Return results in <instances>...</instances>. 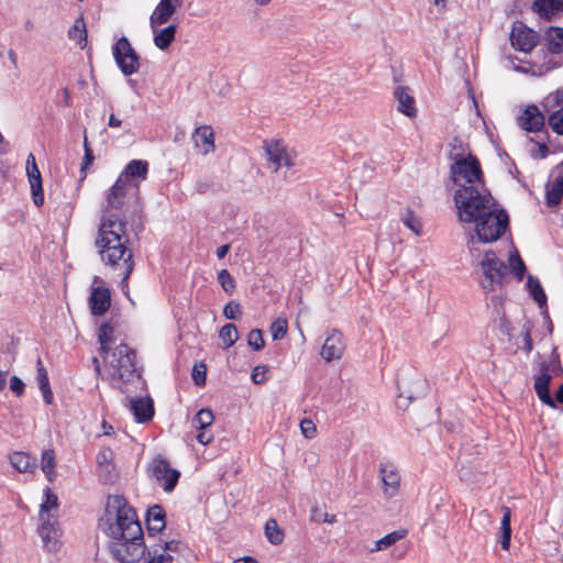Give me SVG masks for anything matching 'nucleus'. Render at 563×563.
I'll list each match as a JSON object with an SVG mask.
<instances>
[{
  "instance_id": "obj_49",
  "label": "nucleus",
  "mask_w": 563,
  "mask_h": 563,
  "mask_svg": "<svg viewBox=\"0 0 563 563\" xmlns=\"http://www.w3.org/2000/svg\"><path fill=\"white\" fill-rule=\"evenodd\" d=\"M113 459V452L110 448H103L97 455V463L99 467L103 468L107 472H110L111 462Z\"/></svg>"
},
{
  "instance_id": "obj_53",
  "label": "nucleus",
  "mask_w": 563,
  "mask_h": 563,
  "mask_svg": "<svg viewBox=\"0 0 563 563\" xmlns=\"http://www.w3.org/2000/svg\"><path fill=\"white\" fill-rule=\"evenodd\" d=\"M300 430L305 438L312 439L316 435L317 429L312 420L303 419L300 422Z\"/></svg>"
},
{
  "instance_id": "obj_33",
  "label": "nucleus",
  "mask_w": 563,
  "mask_h": 563,
  "mask_svg": "<svg viewBox=\"0 0 563 563\" xmlns=\"http://www.w3.org/2000/svg\"><path fill=\"white\" fill-rule=\"evenodd\" d=\"M147 529L148 532H161L166 523H165V512L163 508L158 505H155L147 510Z\"/></svg>"
},
{
  "instance_id": "obj_16",
  "label": "nucleus",
  "mask_w": 563,
  "mask_h": 563,
  "mask_svg": "<svg viewBox=\"0 0 563 563\" xmlns=\"http://www.w3.org/2000/svg\"><path fill=\"white\" fill-rule=\"evenodd\" d=\"M555 369L551 363H541L540 373L534 379V389L539 399L547 406L555 408L554 399L550 395L549 385L552 378V372Z\"/></svg>"
},
{
  "instance_id": "obj_20",
  "label": "nucleus",
  "mask_w": 563,
  "mask_h": 563,
  "mask_svg": "<svg viewBox=\"0 0 563 563\" xmlns=\"http://www.w3.org/2000/svg\"><path fill=\"white\" fill-rule=\"evenodd\" d=\"M545 117L536 104L527 106L517 118L518 125L527 132H538L544 126Z\"/></svg>"
},
{
  "instance_id": "obj_24",
  "label": "nucleus",
  "mask_w": 563,
  "mask_h": 563,
  "mask_svg": "<svg viewBox=\"0 0 563 563\" xmlns=\"http://www.w3.org/2000/svg\"><path fill=\"white\" fill-rule=\"evenodd\" d=\"M129 408L137 422L144 423L154 415L153 400L150 397H137L128 399Z\"/></svg>"
},
{
  "instance_id": "obj_32",
  "label": "nucleus",
  "mask_w": 563,
  "mask_h": 563,
  "mask_svg": "<svg viewBox=\"0 0 563 563\" xmlns=\"http://www.w3.org/2000/svg\"><path fill=\"white\" fill-rule=\"evenodd\" d=\"M36 380L38 384V388L43 395L44 401L47 405H51L53 402L54 396L49 386L47 371L44 367L41 358H37L36 361Z\"/></svg>"
},
{
  "instance_id": "obj_35",
  "label": "nucleus",
  "mask_w": 563,
  "mask_h": 563,
  "mask_svg": "<svg viewBox=\"0 0 563 563\" xmlns=\"http://www.w3.org/2000/svg\"><path fill=\"white\" fill-rule=\"evenodd\" d=\"M511 512L510 509L505 507L503 508V518L500 521V534H499V543L503 550H508L510 547L511 540Z\"/></svg>"
},
{
  "instance_id": "obj_61",
  "label": "nucleus",
  "mask_w": 563,
  "mask_h": 563,
  "mask_svg": "<svg viewBox=\"0 0 563 563\" xmlns=\"http://www.w3.org/2000/svg\"><path fill=\"white\" fill-rule=\"evenodd\" d=\"M122 121L118 119L114 114H110L108 125L111 128H119L121 126Z\"/></svg>"
},
{
  "instance_id": "obj_31",
  "label": "nucleus",
  "mask_w": 563,
  "mask_h": 563,
  "mask_svg": "<svg viewBox=\"0 0 563 563\" xmlns=\"http://www.w3.org/2000/svg\"><path fill=\"white\" fill-rule=\"evenodd\" d=\"M27 178L32 190L34 203L40 207L44 203L41 173L37 166L26 167Z\"/></svg>"
},
{
  "instance_id": "obj_45",
  "label": "nucleus",
  "mask_w": 563,
  "mask_h": 563,
  "mask_svg": "<svg viewBox=\"0 0 563 563\" xmlns=\"http://www.w3.org/2000/svg\"><path fill=\"white\" fill-rule=\"evenodd\" d=\"M509 268L518 278V280L523 278L526 265L517 251L510 253L509 255Z\"/></svg>"
},
{
  "instance_id": "obj_15",
  "label": "nucleus",
  "mask_w": 563,
  "mask_h": 563,
  "mask_svg": "<svg viewBox=\"0 0 563 563\" xmlns=\"http://www.w3.org/2000/svg\"><path fill=\"white\" fill-rule=\"evenodd\" d=\"M147 173L148 163L146 161L132 159L117 180H119L120 184L139 189L140 183L146 179Z\"/></svg>"
},
{
  "instance_id": "obj_52",
  "label": "nucleus",
  "mask_w": 563,
  "mask_h": 563,
  "mask_svg": "<svg viewBox=\"0 0 563 563\" xmlns=\"http://www.w3.org/2000/svg\"><path fill=\"white\" fill-rule=\"evenodd\" d=\"M84 148H85V156H84V162L81 164V168H80V172L82 174V177H86V169L92 164L93 162V154H92V150L90 148V146L88 145V141H87V137H85L84 140Z\"/></svg>"
},
{
  "instance_id": "obj_57",
  "label": "nucleus",
  "mask_w": 563,
  "mask_h": 563,
  "mask_svg": "<svg viewBox=\"0 0 563 563\" xmlns=\"http://www.w3.org/2000/svg\"><path fill=\"white\" fill-rule=\"evenodd\" d=\"M313 516L317 520H320L322 522L328 523H334L336 521V518L334 515H328L327 512H322L319 508L313 509Z\"/></svg>"
},
{
  "instance_id": "obj_63",
  "label": "nucleus",
  "mask_w": 563,
  "mask_h": 563,
  "mask_svg": "<svg viewBox=\"0 0 563 563\" xmlns=\"http://www.w3.org/2000/svg\"><path fill=\"white\" fill-rule=\"evenodd\" d=\"M233 563H258V562L254 558L244 556V558L234 560Z\"/></svg>"
},
{
  "instance_id": "obj_48",
  "label": "nucleus",
  "mask_w": 563,
  "mask_h": 563,
  "mask_svg": "<svg viewBox=\"0 0 563 563\" xmlns=\"http://www.w3.org/2000/svg\"><path fill=\"white\" fill-rule=\"evenodd\" d=\"M214 420L213 412L209 409H201L195 417V423L199 429H206L211 426Z\"/></svg>"
},
{
  "instance_id": "obj_14",
  "label": "nucleus",
  "mask_w": 563,
  "mask_h": 563,
  "mask_svg": "<svg viewBox=\"0 0 563 563\" xmlns=\"http://www.w3.org/2000/svg\"><path fill=\"white\" fill-rule=\"evenodd\" d=\"M152 475L161 483L165 492H172L178 483L180 473L169 466V463L161 457L151 463Z\"/></svg>"
},
{
  "instance_id": "obj_8",
  "label": "nucleus",
  "mask_w": 563,
  "mask_h": 563,
  "mask_svg": "<svg viewBox=\"0 0 563 563\" xmlns=\"http://www.w3.org/2000/svg\"><path fill=\"white\" fill-rule=\"evenodd\" d=\"M263 148L266 159L275 173L283 167L291 168L296 165L297 152L289 147L284 141H264Z\"/></svg>"
},
{
  "instance_id": "obj_26",
  "label": "nucleus",
  "mask_w": 563,
  "mask_h": 563,
  "mask_svg": "<svg viewBox=\"0 0 563 563\" xmlns=\"http://www.w3.org/2000/svg\"><path fill=\"white\" fill-rule=\"evenodd\" d=\"M397 102V110L402 114L412 118L417 114L416 101L408 87L398 86L394 90Z\"/></svg>"
},
{
  "instance_id": "obj_40",
  "label": "nucleus",
  "mask_w": 563,
  "mask_h": 563,
  "mask_svg": "<svg viewBox=\"0 0 563 563\" xmlns=\"http://www.w3.org/2000/svg\"><path fill=\"white\" fill-rule=\"evenodd\" d=\"M265 537L268 542L278 545L284 541L285 533L275 519H268L265 523Z\"/></svg>"
},
{
  "instance_id": "obj_41",
  "label": "nucleus",
  "mask_w": 563,
  "mask_h": 563,
  "mask_svg": "<svg viewBox=\"0 0 563 563\" xmlns=\"http://www.w3.org/2000/svg\"><path fill=\"white\" fill-rule=\"evenodd\" d=\"M527 288L529 289V292L533 297V299L538 302L540 307L544 306L547 302V296L543 291V288L537 277H533L532 275L528 276L527 279Z\"/></svg>"
},
{
  "instance_id": "obj_27",
  "label": "nucleus",
  "mask_w": 563,
  "mask_h": 563,
  "mask_svg": "<svg viewBox=\"0 0 563 563\" xmlns=\"http://www.w3.org/2000/svg\"><path fill=\"white\" fill-rule=\"evenodd\" d=\"M559 65L560 64L552 57L544 55L542 63L532 62L529 67L518 65L514 66V69L522 74L541 77L548 74L550 70L559 67Z\"/></svg>"
},
{
  "instance_id": "obj_7",
  "label": "nucleus",
  "mask_w": 563,
  "mask_h": 563,
  "mask_svg": "<svg viewBox=\"0 0 563 563\" xmlns=\"http://www.w3.org/2000/svg\"><path fill=\"white\" fill-rule=\"evenodd\" d=\"M450 174L453 183L459 187L485 186L484 176L478 159L468 154H456L451 165Z\"/></svg>"
},
{
  "instance_id": "obj_4",
  "label": "nucleus",
  "mask_w": 563,
  "mask_h": 563,
  "mask_svg": "<svg viewBox=\"0 0 563 563\" xmlns=\"http://www.w3.org/2000/svg\"><path fill=\"white\" fill-rule=\"evenodd\" d=\"M454 202L461 222L473 223L496 203L485 186L462 187L454 192Z\"/></svg>"
},
{
  "instance_id": "obj_12",
  "label": "nucleus",
  "mask_w": 563,
  "mask_h": 563,
  "mask_svg": "<svg viewBox=\"0 0 563 563\" xmlns=\"http://www.w3.org/2000/svg\"><path fill=\"white\" fill-rule=\"evenodd\" d=\"M111 294L110 290L103 286L100 277L96 276L92 280L91 292L89 296V307L93 316H103L110 308Z\"/></svg>"
},
{
  "instance_id": "obj_2",
  "label": "nucleus",
  "mask_w": 563,
  "mask_h": 563,
  "mask_svg": "<svg viewBox=\"0 0 563 563\" xmlns=\"http://www.w3.org/2000/svg\"><path fill=\"white\" fill-rule=\"evenodd\" d=\"M126 221L100 218L95 245L102 263L122 268V288L128 287V279L134 268L132 252L126 246Z\"/></svg>"
},
{
  "instance_id": "obj_23",
  "label": "nucleus",
  "mask_w": 563,
  "mask_h": 563,
  "mask_svg": "<svg viewBox=\"0 0 563 563\" xmlns=\"http://www.w3.org/2000/svg\"><path fill=\"white\" fill-rule=\"evenodd\" d=\"M551 178L547 185L545 198L549 207H555L563 196V162L553 169Z\"/></svg>"
},
{
  "instance_id": "obj_36",
  "label": "nucleus",
  "mask_w": 563,
  "mask_h": 563,
  "mask_svg": "<svg viewBox=\"0 0 563 563\" xmlns=\"http://www.w3.org/2000/svg\"><path fill=\"white\" fill-rule=\"evenodd\" d=\"M68 37L69 40L76 42L80 48H84L86 46L87 30L82 15L77 18L73 26L68 30Z\"/></svg>"
},
{
  "instance_id": "obj_5",
  "label": "nucleus",
  "mask_w": 563,
  "mask_h": 563,
  "mask_svg": "<svg viewBox=\"0 0 563 563\" xmlns=\"http://www.w3.org/2000/svg\"><path fill=\"white\" fill-rule=\"evenodd\" d=\"M130 209L133 212L139 211L137 188L125 186L115 180L106 195L100 218L126 221V213Z\"/></svg>"
},
{
  "instance_id": "obj_60",
  "label": "nucleus",
  "mask_w": 563,
  "mask_h": 563,
  "mask_svg": "<svg viewBox=\"0 0 563 563\" xmlns=\"http://www.w3.org/2000/svg\"><path fill=\"white\" fill-rule=\"evenodd\" d=\"M522 334H523V342H525L523 349L527 353H529L532 350V340H531V335H530V330L526 329Z\"/></svg>"
},
{
  "instance_id": "obj_47",
  "label": "nucleus",
  "mask_w": 563,
  "mask_h": 563,
  "mask_svg": "<svg viewBox=\"0 0 563 563\" xmlns=\"http://www.w3.org/2000/svg\"><path fill=\"white\" fill-rule=\"evenodd\" d=\"M287 320L278 318L271 325V334L273 340H282L287 333Z\"/></svg>"
},
{
  "instance_id": "obj_46",
  "label": "nucleus",
  "mask_w": 563,
  "mask_h": 563,
  "mask_svg": "<svg viewBox=\"0 0 563 563\" xmlns=\"http://www.w3.org/2000/svg\"><path fill=\"white\" fill-rule=\"evenodd\" d=\"M218 282L227 294H232L235 289V282L228 269H221L218 274Z\"/></svg>"
},
{
  "instance_id": "obj_21",
  "label": "nucleus",
  "mask_w": 563,
  "mask_h": 563,
  "mask_svg": "<svg viewBox=\"0 0 563 563\" xmlns=\"http://www.w3.org/2000/svg\"><path fill=\"white\" fill-rule=\"evenodd\" d=\"M181 4L183 0H159L150 16L151 27L161 26L169 22Z\"/></svg>"
},
{
  "instance_id": "obj_38",
  "label": "nucleus",
  "mask_w": 563,
  "mask_h": 563,
  "mask_svg": "<svg viewBox=\"0 0 563 563\" xmlns=\"http://www.w3.org/2000/svg\"><path fill=\"white\" fill-rule=\"evenodd\" d=\"M407 533H408V531L406 529L395 530V531L386 534L382 539L377 540L375 542V547H374V549H372V551L386 550V549L390 548L391 545H394L399 540L404 539L407 536Z\"/></svg>"
},
{
  "instance_id": "obj_50",
  "label": "nucleus",
  "mask_w": 563,
  "mask_h": 563,
  "mask_svg": "<svg viewBox=\"0 0 563 563\" xmlns=\"http://www.w3.org/2000/svg\"><path fill=\"white\" fill-rule=\"evenodd\" d=\"M247 343L255 351H260L264 346V339L261 330H252L247 335Z\"/></svg>"
},
{
  "instance_id": "obj_18",
  "label": "nucleus",
  "mask_w": 563,
  "mask_h": 563,
  "mask_svg": "<svg viewBox=\"0 0 563 563\" xmlns=\"http://www.w3.org/2000/svg\"><path fill=\"white\" fill-rule=\"evenodd\" d=\"M379 474L383 483V493L385 497L393 498L398 494L400 487V473L391 463H380Z\"/></svg>"
},
{
  "instance_id": "obj_11",
  "label": "nucleus",
  "mask_w": 563,
  "mask_h": 563,
  "mask_svg": "<svg viewBox=\"0 0 563 563\" xmlns=\"http://www.w3.org/2000/svg\"><path fill=\"white\" fill-rule=\"evenodd\" d=\"M541 104L548 113L551 130L558 135H563V87L549 93Z\"/></svg>"
},
{
  "instance_id": "obj_59",
  "label": "nucleus",
  "mask_w": 563,
  "mask_h": 563,
  "mask_svg": "<svg viewBox=\"0 0 563 563\" xmlns=\"http://www.w3.org/2000/svg\"><path fill=\"white\" fill-rule=\"evenodd\" d=\"M196 439L199 443L207 445L212 441L213 435L211 432L206 431V429H200V432L197 434Z\"/></svg>"
},
{
  "instance_id": "obj_62",
  "label": "nucleus",
  "mask_w": 563,
  "mask_h": 563,
  "mask_svg": "<svg viewBox=\"0 0 563 563\" xmlns=\"http://www.w3.org/2000/svg\"><path fill=\"white\" fill-rule=\"evenodd\" d=\"M230 250V245L229 244H224V245H221L218 250H217V256L218 258H223L228 252Z\"/></svg>"
},
{
  "instance_id": "obj_54",
  "label": "nucleus",
  "mask_w": 563,
  "mask_h": 563,
  "mask_svg": "<svg viewBox=\"0 0 563 563\" xmlns=\"http://www.w3.org/2000/svg\"><path fill=\"white\" fill-rule=\"evenodd\" d=\"M267 366L265 365H258L256 366L254 369H253V373H252V380L255 383V384H263L266 382L267 379Z\"/></svg>"
},
{
  "instance_id": "obj_42",
  "label": "nucleus",
  "mask_w": 563,
  "mask_h": 563,
  "mask_svg": "<svg viewBox=\"0 0 563 563\" xmlns=\"http://www.w3.org/2000/svg\"><path fill=\"white\" fill-rule=\"evenodd\" d=\"M45 500L41 504L40 518H45L47 515H52L51 510H56L58 507L57 496L49 489L44 490Z\"/></svg>"
},
{
  "instance_id": "obj_6",
  "label": "nucleus",
  "mask_w": 563,
  "mask_h": 563,
  "mask_svg": "<svg viewBox=\"0 0 563 563\" xmlns=\"http://www.w3.org/2000/svg\"><path fill=\"white\" fill-rule=\"evenodd\" d=\"M476 236H472L470 240L471 253L475 250V244L478 242L489 243L498 240L505 232L508 225V214L504 210H499L496 207H490L488 212H484L481 219H476L474 222Z\"/></svg>"
},
{
  "instance_id": "obj_34",
  "label": "nucleus",
  "mask_w": 563,
  "mask_h": 563,
  "mask_svg": "<svg viewBox=\"0 0 563 563\" xmlns=\"http://www.w3.org/2000/svg\"><path fill=\"white\" fill-rule=\"evenodd\" d=\"M545 46L550 54L563 52V29L550 27L545 33Z\"/></svg>"
},
{
  "instance_id": "obj_43",
  "label": "nucleus",
  "mask_w": 563,
  "mask_h": 563,
  "mask_svg": "<svg viewBox=\"0 0 563 563\" xmlns=\"http://www.w3.org/2000/svg\"><path fill=\"white\" fill-rule=\"evenodd\" d=\"M219 338L223 342L224 349L231 347L238 340V329L234 324L228 323L220 329Z\"/></svg>"
},
{
  "instance_id": "obj_55",
  "label": "nucleus",
  "mask_w": 563,
  "mask_h": 563,
  "mask_svg": "<svg viewBox=\"0 0 563 563\" xmlns=\"http://www.w3.org/2000/svg\"><path fill=\"white\" fill-rule=\"evenodd\" d=\"M240 309V303L235 301H230L225 305L223 309V314L225 316V318L234 320L236 319V314L241 312Z\"/></svg>"
},
{
  "instance_id": "obj_39",
  "label": "nucleus",
  "mask_w": 563,
  "mask_h": 563,
  "mask_svg": "<svg viewBox=\"0 0 563 563\" xmlns=\"http://www.w3.org/2000/svg\"><path fill=\"white\" fill-rule=\"evenodd\" d=\"M41 468L48 482H53L56 476L54 450L47 449L42 452Z\"/></svg>"
},
{
  "instance_id": "obj_9",
  "label": "nucleus",
  "mask_w": 563,
  "mask_h": 563,
  "mask_svg": "<svg viewBox=\"0 0 563 563\" xmlns=\"http://www.w3.org/2000/svg\"><path fill=\"white\" fill-rule=\"evenodd\" d=\"M481 267L485 276L482 283L484 289L493 290L496 286L504 285L508 267L494 252L487 251L484 254Z\"/></svg>"
},
{
  "instance_id": "obj_56",
  "label": "nucleus",
  "mask_w": 563,
  "mask_h": 563,
  "mask_svg": "<svg viewBox=\"0 0 563 563\" xmlns=\"http://www.w3.org/2000/svg\"><path fill=\"white\" fill-rule=\"evenodd\" d=\"M24 388L25 384L18 376H12L10 378V389L15 396H22L24 394Z\"/></svg>"
},
{
  "instance_id": "obj_13",
  "label": "nucleus",
  "mask_w": 563,
  "mask_h": 563,
  "mask_svg": "<svg viewBox=\"0 0 563 563\" xmlns=\"http://www.w3.org/2000/svg\"><path fill=\"white\" fill-rule=\"evenodd\" d=\"M510 42L514 48L523 53H529L537 46L539 35L533 30L527 27L523 23L517 22L511 29Z\"/></svg>"
},
{
  "instance_id": "obj_10",
  "label": "nucleus",
  "mask_w": 563,
  "mask_h": 563,
  "mask_svg": "<svg viewBox=\"0 0 563 563\" xmlns=\"http://www.w3.org/2000/svg\"><path fill=\"white\" fill-rule=\"evenodd\" d=\"M112 54L123 75L131 76L137 73L140 67L139 56L125 36L120 37L115 42L112 47Z\"/></svg>"
},
{
  "instance_id": "obj_30",
  "label": "nucleus",
  "mask_w": 563,
  "mask_h": 563,
  "mask_svg": "<svg viewBox=\"0 0 563 563\" xmlns=\"http://www.w3.org/2000/svg\"><path fill=\"white\" fill-rule=\"evenodd\" d=\"M532 9L541 18L550 21L556 13L563 11V0H536Z\"/></svg>"
},
{
  "instance_id": "obj_28",
  "label": "nucleus",
  "mask_w": 563,
  "mask_h": 563,
  "mask_svg": "<svg viewBox=\"0 0 563 563\" xmlns=\"http://www.w3.org/2000/svg\"><path fill=\"white\" fill-rule=\"evenodd\" d=\"M153 32L154 45L162 51L167 49L175 41L177 26L175 24L167 25L163 29L159 26L151 27Z\"/></svg>"
},
{
  "instance_id": "obj_22",
  "label": "nucleus",
  "mask_w": 563,
  "mask_h": 563,
  "mask_svg": "<svg viewBox=\"0 0 563 563\" xmlns=\"http://www.w3.org/2000/svg\"><path fill=\"white\" fill-rule=\"evenodd\" d=\"M40 520L38 534L43 541V545L48 551H57L59 533L56 517L54 515H47V517L40 518Z\"/></svg>"
},
{
  "instance_id": "obj_25",
  "label": "nucleus",
  "mask_w": 563,
  "mask_h": 563,
  "mask_svg": "<svg viewBox=\"0 0 563 563\" xmlns=\"http://www.w3.org/2000/svg\"><path fill=\"white\" fill-rule=\"evenodd\" d=\"M195 146L202 155H208L214 151V131L210 125L198 126L192 133Z\"/></svg>"
},
{
  "instance_id": "obj_19",
  "label": "nucleus",
  "mask_w": 563,
  "mask_h": 563,
  "mask_svg": "<svg viewBox=\"0 0 563 563\" xmlns=\"http://www.w3.org/2000/svg\"><path fill=\"white\" fill-rule=\"evenodd\" d=\"M344 350L345 343L343 334L338 330H332L325 338L320 355L325 362L330 363L332 361L340 360Z\"/></svg>"
},
{
  "instance_id": "obj_3",
  "label": "nucleus",
  "mask_w": 563,
  "mask_h": 563,
  "mask_svg": "<svg viewBox=\"0 0 563 563\" xmlns=\"http://www.w3.org/2000/svg\"><path fill=\"white\" fill-rule=\"evenodd\" d=\"M104 367L109 379L117 384L122 393L126 383H140L141 376L135 366V352L126 344H119L106 353Z\"/></svg>"
},
{
  "instance_id": "obj_37",
  "label": "nucleus",
  "mask_w": 563,
  "mask_h": 563,
  "mask_svg": "<svg viewBox=\"0 0 563 563\" xmlns=\"http://www.w3.org/2000/svg\"><path fill=\"white\" fill-rule=\"evenodd\" d=\"M98 341L100 343V353L110 352V345L114 342V328L109 322L102 323L98 331Z\"/></svg>"
},
{
  "instance_id": "obj_1",
  "label": "nucleus",
  "mask_w": 563,
  "mask_h": 563,
  "mask_svg": "<svg viewBox=\"0 0 563 563\" xmlns=\"http://www.w3.org/2000/svg\"><path fill=\"white\" fill-rule=\"evenodd\" d=\"M99 528L114 541L113 554L121 563H136L144 555L143 530L135 510L121 496L107 500Z\"/></svg>"
},
{
  "instance_id": "obj_58",
  "label": "nucleus",
  "mask_w": 563,
  "mask_h": 563,
  "mask_svg": "<svg viewBox=\"0 0 563 563\" xmlns=\"http://www.w3.org/2000/svg\"><path fill=\"white\" fill-rule=\"evenodd\" d=\"M475 518L483 526L490 525L493 522V518H492L490 514L485 509L479 510L476 514Z\"/></svg>"
},
{
  "instance_id": "obj_29",
  "label": "nucleus",
  "mask_w": 563,
  "mask_h": 563,
  "mask_svg": "<svg viewBox=\"0 0 563 563\" xmlns=\"http://www.w3.org/2000/svg\"><path fill=\"white\" fill-rule=\"evenodd\" d=\"M10 464L20 473H34L37 460L25 452H13L9 456Z\"/></svg>"
},
{
  "instance_id": "obj_44",
  "label": "nucleus",
  "mask_w": 563,
  "mask_h": 563,
  "mask_svg": "<svg viewBox=\"0 0 563 563\" xmlns=\"http://www.w3.org/2000/svg\"><path fill=\"white\" fill-rule=\"evenodd\" d=\"M401 222L405 227H407L410 231H412L417 236H420L422 233V224L420 220L415 216V213L408 209L401 216Z\"/></svg>"
},
{
  "instance_id": "obj_51",
  "label": "nucleus",
  "mask_w": 563,
  "mask_h": 563,
  "mask_svg": "<svg viewBox=\"0 0 563 563\" xmlns=\"http://www.w3.org/2000/svg\"><path fill=\"white\" fill-rule=\"evenodd\" d=\"M206 365L203 363L195 364L192 369V379L198 386H202L206 383Z\"/></svg>"
},
{
  "instance_id": "obj_64",
  "label": "nucleus",
  "mask_w": 563,
  "mask_h": 563,
  "mask_svg": "<svg viewBox=\"0 0 563 563\" xmlns=\"http://www.w3.org/2000/svg\"><path fill=\"white\" fill-rule=\"evenodd\" d=\"M555 400L560 404H563V385H561L558 391L555 393Z\"/></svg>"
},
{
  "instance_id": "obj_17",
  "label": "nucleus",
  "mask_w": 563,
  "mask_h": 563,
  "mask_svg": "<svg viewBox=\"0 0 563 563\" xmlns=\"http://www.w3.org/2000/svg\"><path fill=\"white\" fill-rule=\"evenodd\" d=\"M179 542L176 540L165 541L156 544L147 551V555H143L137 563H172V552H177Z\"/></svg>"
}]
</instances>
